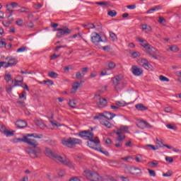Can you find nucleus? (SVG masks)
<instances>
[{
	"instance_id": "nucleus-46",
	"label": "nucleus",
	"mask_w": 181,
	"mask_h": 181,
	"mask_svg": "<svg viewBox=\"0 0 181 181\" xmlns=\"http://www.w3.org/2000/svg\"><path fill=\"white\" fill-rule=\"evenodd\" d=\"M25 50H26V47H25V46L21 47L20 48H18L17 49V53H21L22 52H25Z\"/></svg>"
},
{
	"instance_id": "nucleus-28",
	"label": "nucleus",
	"mask_w": 181,
	"mask_h": 181,
	"mask_svg": "<svg viewBox=\"0 0 181 181\" xmlns=\"http://www.w3.org/2000/svg\"><path fill=\"white\" fill-rule=\"evenodd\" d=\"M110 3L107 1H100V2H96V5H100V6H103V8H105Z\"/></svg>"
},
{
	"instance_id": "nucleus-14",
	"label": "nucleus",
	"mask_w": 181,
	"mask_h": 181,
	"mask_svg": "<svg viewBox=\"0 0 181 181\" xmlns=\"http://www.w3.org/2000/svg\"><path fill=\"white\" fill-rule=\"evenodd\" d=\"M95 98L99 100V107H105L107 105V99L100 98V95H95Z\"/></svg>"
},
{
	"instance_id": "nucleus-18",
	"label": "nucleus",
	"mask_w": 181,
	"mask_h": 181,
	"mask_svg": "<svg viewBox=\"0 0 181 181\" xmlns=\"http://www.w3.org/2000/svg\"><path fill=\"white\" fill-rule=\"evenodd\" d=\"M80 86H81V83L78 82H74L72 86V90H71V94H74V93L78 90Z\"/></svg>"
},
{
	"instance_id": "nucleus-45",
	"label": "nucleus",
	"mask_w": 181,
	"mask_h": 181,
	"mask_svg": "<svg viewBox=\"0 0 181 181\" xmlns=\"http://www.w3.org/2000/svg\"><path fill=\"white\" fill-rule=\"evenodd\" d=\"M87 29L90 30V29H95V25L91 23H88V26H87Z\"/></svg>"
},
{
	"instance_id": "nucleus-9",
	"label": "nucleus",
	"mask_w": 181,
	"mask_h": 181,
	"mask_svg": "<svg viewBox=\"0 0 181 181\" xmlns=\"http://www.w3.org/2000/svg\"><path fill=\"white\" fill-rule=\"evenodd\" d=\"M54 30H57V32H59L57 33V37L59 39L63 37V36L66 35H70L71 33V30L69 28L63 29V28H57Z\"/></svg>"
},
{
	"instance_id": "nucleus-1",
	"label": "nucleus",
	"mask_w": 181,
	"mask_h": 181,
	"mask_svg": "<svg viewBox=\"0 0 181 181\" xmlns=\"http://www.w3.org/2000/svg\"><path fill=\"white\" fill-rule=\"evenodd\" d=\"M42 139L43 138V134H28L24 136L22 139H18L21 142H25L28 144L29 147L25 149V152L30 156L33 159L39 158L40 153H42V148L39 147V142L35 139Z\"/></svg>"
},
{
	"instance_id": "nucleus-61",
	"label": "nucleus",
	"mask_w": 181,
	"mask_h": 181,
	"mask_svg": "<svg viewBox=\"0 0 181 181\" xmlns=\"http://www.w3.org/2000/svg\"><path fill=\"white\" fill-rule=\"evenodd\" d=\"M6 46V42L1 40L0 42V47H5Z\"/></svg>"
},
{
	"instance_id": "nucleus-48",
	"label": "nucleus",
	"mask_w": 181,
	"mask_h": 181,
	"mask_svg": "<svg viewBox=\"0 0 181 181\" xmlns=\"http://www.w3.org/2000/svg\"><path fill=\"white\" fill-rule=\"evenodd\" d=\"M82 76H86V73L88 72V68L85 67L81 69Z\"/></svg>"
},
{
	"instance_id": "nucleus-47",
	"label": "nucleus",
	"mask_w": 181,
	"mask_h": 181,
	"mask_svg": "<svg viewBox=\"0 0 181 181\" xmlns=\"http://www.w3.org/2000/svg\"><path fill=\"white\" fill-rule=\"evenodd\" d=\"M59 176L63 177L66 175V171L64 170H59L58 172Z\"/></svg>"
},
{
	"instance_id": "nucleus-17",
	"label": "nucleus",
	"mask_w": 181,
	"mask_h": 181,
	"mask_svg": "<svg viewBox=\"0 0 181 181\" xmlns=\"http://www.w3.org/2000/svg\"><path fill=\"white\" fill-rule=\"evenodd\" d=\"M15 125L17 128H26V127H28V123L25 120H17L15 122Z\"/></svg>"
},
{
	"instance_id": "nucleus-12",
	"label": "nucleus",
	"mask_w": 181,
	"mask_h": 181,
	"mask_svg": "<svg viewBox=\"0 0 181 181\" xmlns=\"http://www.w3.org/2000/svg\"><path fill=\"white\" fill-rule=\"evenodd\" d=\"M92 42L94 45H98L99 42H103V39H101V35L97 33H94L93 35L91 37Z\"/></svg>"
},
{
	"instance_id": "nucleus-26",
	"label": "nucleus",
	"mask_w": 181,
	"mask_h": 181,
	"mask_svg": "<svg viewBox=\"0 0 181 181\" xmlns=\"http://www.w3.org/2000/svg\"><path fill=\"white\" fill-rule=\"evenodd\" d=\"M4 80L6 81V83H9L11 80H12V75H11L10 74H5Z\"/></svg>"
},
{
	"instance_id": "nucleus-43",
	"label": "nucleus",
	"mask_w": 181,
	"mask_h": 181,
	"mask_svg": "<svg viewBox=\"0 0 181 181\" xmlns=\"http://www.w3.org/2000/svg\"><path fill=\"white\" fill-rule=\"evenodd\" d=\"M159 78H160V81H167V82L169 81V79L166 76H164L163 75H160L159 76Z\"/></svg>"
},
{
	"instance_id": "nucleus-55",
	"label": "nucleus",
	"mask_w": 181,
	"mask_h": 181,
	"mask_svg": "<svg viewBox=\"0 0 181 181\" xmlns=\"http://www.w3.org/2000/svg\"><path fill=\"white\" fill-rule=\"evenodd\" d=\"M17 104H18V105H20V107H25V102L24 101H21V100H18L17 101Z\"/></svg>"
},
{
	"instance_id": "nucleus-15",
	"label": "nucleus",
	"mask_w": 181,
	"mask_h": 181,
	"mask_svg": "<svg viewBox=\"0 0 181 181\" xmlns=\"http://www.w3.org/2000/svg\"><path fill=\"white\" fill-rule=\"evenodd\" d=\"M136 40L137 42H140V43H141V45L142 47L145 48V50H146V49H148L151 45L149 43H148V42H146V40L142 39L141 37H137Z\"/></svg>"
},
{
	"instance_id": "nucleus-39",
	"label": "nucleus",
	"mask_w": 181,
	"mask_h": 181,
	"mask_svg": "<svg viewBox=\"0 0 181 181\" xmlns=\"http://www.w3.org/2000/svg\"><path fill=\"white\" fill-rule=\"evenodd\" d=\"M156 141L157 145H159V146H160V148H162V146H163L165 145V144H163L162 139L159 140V139L156 138Z\"/></svg>"
},
{
	"instance_id": "nucleus-51",
	"label": "nucleus",
	"mask_w": 181,
	"mask_h": 181,
	"mask_svg": "<svg viewBox=\"0 0 181 181\" xmlns=\"http://www.w3.org/2000/svg\"><path fill=\"white\" fill-rule=\"evenodd\" d=\"M165 160L168 162V163H172L173 162V158L172 157H165Z\"/></svg>"
},
{
	"instance_id": "nucleus-36",
	"label": "nucleus",
	"mask_w": 181,
	"mask_h": 181,
	"mask_svg": "<svg viewBox=\"0 0 181 181\" xmlns=\"http://www.w3.org/2000/svg\"><path fill=\"white\" fill-rule=\"evenodd\" d=\"M145 148H150V149H152V151H156L159 149L158 147H155V146L151 144L146 145Z\"/></svg>"
},
{
	"instance_id": "nucleus-44",
	"label": "nucleus",
	"mask_w": 181,
	"mask_h": 181,
	"mask_svg": "<svg viewBox=\"0 0 181 181\" xmlns=\"http://www.w3.org/2000/svg\"><path fill=\"white\" fill-rule=\"evenodd\" d=\"M17 12H21V13L25 12V13H28V12H29V9L25 8H21V9L17 10Z\"/></svg>"
},
{
	"instance_id": "nucleus-7",
	"label": "nucleus",
	"mask_w": 181,
	"mask_h": 181,
	"mask_svg": "<svg viewBox=\"0 0 181 181\" xmlns=\"http://www.w3.org/2000/svg\"><path fill=\"white\" fill-rule=\"evenodd\" d=\"M116 135H117V141L121 142V141H124L125 139V135H122V134H129V127L128 126H121L117 132H115Z\"/></svg>"
},
{
	"instance_id": "nucleus-6",
	"label": "nucleus",
	"mask_w": 181,
	"mask_h": 181,
	"mask_svg": "<svg viewBox=\"0 0 181 181\" xmlns=\"http://www.w3.org/2000/svg\"><path fill=\"white\" fill-rule=\"evenodd\" d=\"M81 144H83L81 140L74 137H69L66 140L62 141V144L68 148H76V145H81Z\"/></svg>"
},
{
	"instance_id": "nucleus-21",
	"label": "nucleus",
	"mask_w": 181,
	"mask_h": 181,
	"mask_svg": "<svg viewBox=\"0 0 181 181\" xmlns=\"http://www.w3.org/2000/svg\"><path fill=\"white\" fill-rule=\"evenodd\" d=\"M100 124L104 125V127H106V128H112V124H111V122H108L107 120H102Z\"/></svg>"
},
{
	"instance_id": "nucleus-52",
	"label": "nucleus",
	"mask_w": 181,
	"mask_h": 181,
	"mask_svg": "<svg viewBox=\"0 0 181 181\" xmlns=\"http://www.w3.org/2000/svg\"><path fill=\"white\" fill-rule=\"evenodd\" d=\"M116 105L119 107V109L120 107H124L125 105L123 103H121L120 101L116 102Z\"/></svg>"
},
{
	"instance_id": "nucleus-8",
	"label": "nucleus",
	"mask_w": 181,
	"mask_h": 181,
	"mask_svg": "<svg viewBox=\"0 0 181 181\" xmlns=\"http://www.w3.org/2000/svg\"><path fill=\"white\" fill-rule=\"evenodd\" d=\"M146 53L152 57L153 59H155V60H158V49L155 47L151 45L148 46V47L146 49Z\"/></svg>"
},
{
	"instance_id": "nucleus-59",
	"label": "nucleus",
	"mask_w": 181,
	"mask_h": 181,
	"mask_svg": "<svg viewBox=\"0 0 181 181\" xmlns=\"http://www.w3.org/2000/svg\"><path fill=\"white\" fill-rule=\"evenodd\" d=\"M83 76V74H81V72H76V78L78 79V78H81V76Z\"/></svg>"
},
{
	"instance_id": "nucleus-56",
	"label": "nucleus",
	"mask_w": 181,
	"mask_h": 181,
	"mask_svg": "<svg viewBox=\"0 0 181 181\" xmlns=\"http://www.w3.org/2000/svg\"><path fill=\"white\" fill-rule=\"evenodd\" d=\"M58 57H60V55H57L56 54H54L51 56V60H56Z\"/></svg>"
},
{
	"instance_id": "nucleus-30",
	"label": "nucleus",
	"mask_w": 181,
	"mask_h": 181,
	"mask_svg": "<svg viewBox=\"0 0 181 181\" xmlns=\"http://www.w3.org/2000/svg\"><path fill=\"white\" fill-rule=\"evenodd\" d=\"M168 50H170L171 52H179V47H177V45H173L171 47H169Z\"/></svg>"
},
{
	"instance_id": "nucleus-23",
	"label": "nucleus",
	"mask_w": 181,
	"mask_h": 181,
	"mask_svg": "<svg viewBox=\"0 0 181 181\" xmlns=\"http://www.w3.org/2000/svg\"><path fill=\"white\" fill-rule=\"evenodd\" d=\"M148 165L149 168H157L158 165H159V162L158 160H153V161H149L148 163Z\"/></svg>"
},
{
	"instance_id": "nucleus-11",
	"label": "nucleus",
	"mask_w": 181,
	"mask_h": 181,
	"mask_svg": "<svg viewBox=\"0 0 181 181\" xmlns=\"http://www.w3.org/2000/svg\"><path fill=\"white\" fill-rule=\"evenodd\" d=\"M127 170L128 172H129L131 175H135L136 176L142 175V170H141V168H139L129 167L127 168Z\"/></svg>"
},
{
	"instance_id": "nucleus-5",
	"label": "nucleus",
	"mask_w": 181,
	"mask_h": 181,
	"mask_svg": "<svg viewBox=\"0 0 181 181\" xmlns=\"http://www.w3.org/2000/svg\"><path fill=\"white\" fill-rule=\"evenodd\" d=\"M85 176L88 180L90 181H104V178L98 174V173L90 170H86L84 171Z\"/></svg>"
},
{
	"instance_id": "nucleus-62",
	"label": "nucleus",
	"mask_w": 181,
	"mask_h": 181,
	"mask_svg": "<svg viewBox=\"0 0 181 181\" xmlns=\"http://www.w3.org/2000/svg\"><path fill=\"white\" fill-rule=\"evenodd\" d=\"M42 6H43L42 4H35L34 5V8H35V9H40V8H42Z\"/></svg>"
},
{
	"instance_id": "nucleus-3",
	"label": "nucleus",
	"mask_w": 181,
	"mask_h": 181,
	"mask_svg": "<svg viewBox=\"0 0 181 181\" xmlns=\"http://www.w3.org/2000/svg\"><path fill=\"white\" fill-rule=\"evenodd\" d=\"M87 139H88V141H87V145L89 146V148L103 153V155H105V156H110V153H108V151H103L101 147H95L98 145V144H100V139H98V137L94 138V133H90L89 135L87 136Z\"/></svg>"
},
{
	"instance_id": "nucleus-29",
	"label": "nucleus",
	"mask_w": 181,
	"mask_h": 181,
	"mask_svg": "<svg viewBox=\"0 0 181 181\" xmlns=\"http://www.w3.org/2000/svg\"><path fill=\"white\" fill-rule=\"evenodd\" d=\"M117 64H115L114 62H109L107 66L109 67V69H107L108 70H114V68L116 67Z\"/></svg>"
},
{
	"instance_id": "nucleus-54",
	"label": "nucleus",
	"mask_w": 181,
	"mask_h": 181,
	"mask_svg": "<svg viewBox=\"0 0 181 181\" xmlns=\"http://www.w3.org/2000/svg\"><path fill=\"white\" fill-rule=\"evenodd\" d=\"M34 26H35V24H33V22L32 21H30L28 24V29H32L34 28Z\"/></svg>"
},
{
	"instance_id": "nucleus-31",
	"label": "nucleus",
	"mask_w": 181,
	"mask_h": 181,
	"mask_svg": "<svg viewBox=\"0 0 181 181\" xmlns=\"http://www.w3.org/2000/svg\"><path fill=\"white\" fill-rule=\"evenodd\" d=\"M172 175H173V171L168 170L167 173H163V176H164V177H170V176H172Z\"/></svg>"
},
{
	"instance_id": "nucleus-19",
	"label": "nucleus",
	"mask_w": 181,
	"mask_h": 181,
	"mask_svg": "<svg viewBox=\"0 0 181 181\" xmlns=\"http://www.w3.org/2000/svg\"><path fill=\"white\" fill-rule=\"evenodd\" d=\"M135 108L139 111H146V110H148V107L144 105V104L142 103H139L136 105Z\"/></svg>"
},
{
	"instance_id": "nucleus-20",
	"label": "nucleus",
	"mask_w": 181,
	"mask_h": 181,
	"mask_svg": "<svg viewBox=\"0 0 181 181\" xmlns=\"http://www.w3.org/2000/svg\"><path fill=\"white\" fill-rule=\"evenodd\" d=\"M110 39L112 42H117L118 40V37H117V34L114 33L112 31H110Z\"/></svg>"
},
{
	"instance_id": "nucleus-22",
	"label": "nucleus",
	"mask_w": 181,
	"mask_h": 181,
	"mask_svg": "<svg viewBox=\"0 0 181 181\" xmlns=\"http://www.w3.org/2000/svg\"><path fill=\"white\" fill-rule=\"evenodd\" d=\"M90 134H93V132H90V131H82V132H79V136L81 137V138H84L86 136H88V135H90Z\"/></svg>"
},
{
	"instance_id": "nucleus-24",
	"label": "nucleus",
	"mask_w": 181,
	"mask_h": 181,
	"mask_svg": "<svg viewBox=\"0 0 181 181\" xmlns=\"http://www.w3.org/2000/svg\"><path fill=\"white\" fill-rule=\"evenodd\" d=\"M48 76L51 77V78H57L59 77V74L54 71H49Z\"/></svg>"
},
{
	"instance_id": "nucleus-41",
	"label": "nucleus",
	"mask_w": 181,
	"mask_h": 181,
	"mask_svg": "<svg viewBox=\"0 0 181 181\" xmlns=\"http://www.w3.org/2000/svg\"><path fill=\"white\" fill-rule=\"evenodd\" d=\"M142 123L146 128H149L150 129L153 128L152 125H151V124L148 123L146 121H142Z\"/></svg>"
},
{
	"instance_id": "nucleus-4",
	"label": "nucleus",
	"mask_w": 181,
	"mask_h": 181,
	"mask_svg": "<svg viewBox=\"0 0 181 181\" xmlns=\"http://www.w3.org/2000/svg\"><path fill=\"white\" fill-rule=\"evenodd\" d=\"M124 75L122 74L116 75L112 78L116 91H121V90H122V88H124L125 86H127V81H122Z\"/></svg>"
},
{
	"instance_id": "nucleus-10",
	"label": "nucleus",
	"mask_w": 181,
	"mask_h": 181,
	"mask_svg": "<svg viewBox=\"0 0 181 181\" xmlns=\"http://www.w3.org/2000/svg\"><path fill=\"white\" fill-rule=\"evenodd\" d=\"M6 60H8V62L5 64L4 69H7V67H12L13 66H16V64H18V59L12 57H7Z\"/></svg>"
},
{
	"instance_id": "nucleus-27",
	"label": "nucleus",
	"mask_w": 181,
	"mask_h": 181,
	"mask_svg": "<svg viewBox=\"0 0 181 181\" xmlns=\"http://www.w3.org/2000/svg\"><path fill=\"white\" fill-rule=\"evenodd\" d=\"M142 67H144V69H146V70H151V69H152V65H151L150 64H148V62H144L142 64Z\"/></svg>"
},
{
	"instance_id": "nucleus-25",
	"label": "nucleus",
	"mask_w": 181,
	"mask_h": 181,
	"mask_svg": "<svg viewBox=\"0 0 181 181\" xmlns=\"http://www.w3.org/2000/svg\"><path fill=\"white\" fill-rule=\"evenodd\" d=\"M15 131L11 132L9 130H4V134L6 135V136H13Z\"/></svg>"
},
{
	"instance_id": "nucleus-32",
	"label": "nucleus",
	"mask_w": 181,
	"mask_h": 181,
	"mask_svg": "<svg viewBox=\"0 0 181 181\" xmlns=\"http://www.w3.org/2000/svg\"><path fill=\"white\" fill-rule=\"evenodd\" d=\"M107 15L112 18H114V16H117V11L115 10L110 11H108Z\"/></svg>"
},
{
	"instance_id": "nucleus-58",
	"label": "nucleus",
	"mask_w": 181,
	"mask_h": 181,
	"mask_svg": "<svg viewBox=\"0 0 181 181\" xmlns=\"http://www.w3.org/2000/svg\"><path fill=\"white\" fill-rule=\"evenodd\" d=\"M158 22L159 23H163V22H166V20L163 17H159Z\"/></svg>"
},
{
	"instance_id": "nucleus-64",
	"label": "nucleus",
	"mask_w": 181,
	"mask_h": 181,
	"mask_svg": "<svg viewBox=\"0 0 181 181\" xmlns=\"http://www.w3.org/2000/svg\"><path fill=\"white\" fill-rule=\"evenodd\" d=\"M69 181H81L78 177H74L72 179H70Z\"/></svg>"
},
{
	"instance_id": "nucleus-60",
	"label": "nucleus",
	"mask_w": 181,
	"mask_h": 181,
	"mask_svg": "<svg viewBox=\"0 0 181 181\" xmlns=\"http://www.w3.org/2000/svg\"><path fill=\"white\" fill-rule=\"evenodd\" d=\"M127 9H135L136 6L135 4L127 6Z\"/></svg>"
},
{
	"instance_id": "nucleus-50",
	"label": "nucleus",
	"mask_w": 181,
	"mask_h": 181,
	"mask_svg": "<svg viewBox=\"0 0 181 181\" xmlns=\"http://www.w3.org/2000/svg\"><path fill=\"white\" fill-rule=\"evenodd\" d=\"M67 47V45H59L55 47V52H59V49H62V48H66Z\"/></svg>"
},
{
	"instance_id": "nucleus-49",
	"label": "nucleus",
	"mask_w": 181,
	"mask_h": 181,
	"mask_svg": "<svg viewBox=\"0 0 181 181\" xmlns=\"http://www.w3.org/2000/svg\"><path fill=\"white\" fill-rule=\"evenodd\" d=\"M167 128H168V129H173L174 131H176V129H177V127H176V126H173L172 124H167Z\"/></svg>"
},
{
	"instance_id": "nucleus-38",
	"label": "nucleus",
	"mask_w": 181,
	"mask_h": 181,
	"mask_svg": "<svg viewBox=\"0 0 181 181\" xmlns=\"http://www.w3.org/2000/svg\"><path fill=\"white\" fill-rule=\"evenodd\" d=\"M132 57H134V59H136V57H141V53H139V52H134L132 54Z\"/></svg>"
},
{
	"instance_id": "nucleus-13",
	"label": "nucleus",
	"mask_w": 181,
	"mask_h": 181,
	"mask_svg": "<svg viewBox=\"0 0 181 181\" xmlns=\"http://www.w3.org/2000/svg\"><path fill=\"white\" fill-rule=\"evenodd\" d=\"M132 72L133 73L134 76H139L144 73V70L134 65L132 66Z\"/></svg>"
},
{
	"instance_id": "nucleus-34",
	"label": "nucleus",
	"mask_w": 181,
	"mask_h": 181,
	"mask_svg": "<svg viewBox=\"0 0 181 181\" xmlns=\"http://www.w3.org/2000/svg\"><path fill=\"white\" fill-rule=\"evenodd\" d=\"M43 83L47 84V86H53V84H54L53 81H52L50 79H48L47 81H43Z\"/></svg>"
},
{
	"instance_id": "nucleus-63",
	"label": "nucleus",
	"mask_w": 181,
	"mask_h": 181,
	"mask_svg": "<svg viewBox=\"0 0 181 181\" xmlns=\"http://www.w3.org/2000/svg\"><path fill=\"white\" fill-rule=\"evenodd\" d=\"M119 178H120L122 181H129V178H128V177L120 176Z\"/></svg>"
},
{
	"instance_id": "nucleus-2",
	"label": "nucleus",
	"mask_w": 181,
	"mask_h": 181,
	"mask_svg": "<svg viewBox=\"0 0 181 181\" xmlns=\"http://www.w3.org/2000/svg\"><path fill=\"white\" fill-rule=\"evenodd\" d=\"M45 155L48 156V158H50L51 159H56V160H58V162H60L62 163V165H64L65 166H68V168H70V169H74V165L71 163L70 160L69 158H63V157L59 156L57 153H54L52 149L49 148H46L45 151Z\"/></svg>"
},
{
	"instance_id": "nucleus-37",
	"label": "nucleus",
	"mask_w": 181,
	"mask_h": 181,
	"mask_svg": "<svg viewBox=\"0 0 181 181\" xmlns=\"http://www.w3.org/2000/svg\"><path fill=\"white\" fill-rule=\"evenodd\" d=\"M76 101L71 100H69V105L71 108H76Z\"/></svg>"
},
{
	"instance_id": "nucleus-35",
	"label": "nucleus",
	"mask_w": 181,
	"mask_h": 181,
	"mask_svg": "<svg viewBox=\"0 0 181 181\" xmlns=\"http://www.w3.org/2000/svg\"><path fill=\"white\" fill-rule=\"evenodd\" d=\"M17 77H19L20 78V80H17V79H15L14 81H12V82L13 83H23V77L21 75H18Z\"/></svg>"
},
{
	"instance_id": "nucleus-40",
	"label": "nucleus",
	"mask_w": 181,
	"mask_h": 181,
	"mask_svg": "<svg viewBox=\"0 0 181 181\" xmlns=\"http://www.w3.org/2000/svg\"><path fill=\"white\" fill-rule=\"evenodd\" d=\"M16 23L18 25V26H23V20L22 19H18L16 21Z\"/></svg>"
},
{
	"instance_id": "nucleus-57",
	"label": "nucleus",
	"mask_w": 181,
	"mask_h": 181,
	"mask_svg": "<svg viewBox=\"0 0 181 181\" xmlns=\"http://www.w3.org/2000/svg\"><path fill=\"white\" fill-rule=\"evenodd\" d=\"M164 111H165V112L170 113V112H172V107H165L164 109Z\"/></svg>"
},
{
	"instance_id": "nucleus-42",
	"label": "nucleus",
	"mask_w": 181,
	"mask_h": 181,
	"mask_svg": "<svg viewBox=\"0 0 181 181\" xmlns=\"http://www.w3.org/2000/svg\"><path fill=\"white\" fill-rule=\"evenodd\" d=\"M50 122H51L52 125H53V126H55V127H62V124L57 123V121H56V120H52V121L50 120Z\"/></svg>"
},
{
	"instance_id": "nucleus-53",
	"label": "nucleus",
	"mask_w": 181,
	"mask_h": 181,
	"mask_svg": "<svg viewBox=\"0 0 181 181\" xmlns=\"http://www.w3.org/2000/svg\"><path fill=\"white\" fill-rule=\"evenodd\" d=\"M152 32V27L151 25H147V28L146 29V33H151Z\"/></svg>"
},
{
	"instance_id": "nucleus-16",
	"label": "nucleus",
	"mask_w": 181,
	"mask_h": 181,
	"mask_svg": "<svg viewBox=\"0 0 181 181\" xmlns=\"http://www.w3.org/2000/svg\"><path fill=\"white\" fill-rule=\"evenodd\" d=\"M100 117H104L106 119H112L114 117H117V115L110 112H105L100 114Z\"/></svg>"
},
{
	"instance_id": "nucleus-33",
	"label": "nucleus",
	"mask_w": 181,
	"mask_h": 181,
	"mask_svg": "<svg viewBox=\"0 0 181 181\" xmlns=\"http://www.w3.org/2000/svg\"><path fill=\"white\" fill-rule=\"evenodd\" d=\"M147 170L148 171L150 176H151L152 177H155L156 176V173L155 172V170H151L149 168H148Z\"/></svg>"
}]
</instances>
